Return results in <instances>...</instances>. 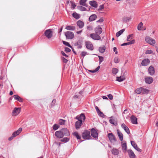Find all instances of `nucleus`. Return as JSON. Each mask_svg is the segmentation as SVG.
<instances>
[{"label": "nucleus", "mask_w": 158, "mask_h": 158, "mask_svg": "<svg viewBox=\"0 0 158 158\" xmlns=\"http://www.w3.org/2000/svg\"><path fill=\"white\" fill-rule=\"evenodd\" d=\"M98 57H99V62H100V63H101L103 60V59H104L103 57H102V56H98Z\"/></svg>", "instance_id": "603ef678"}, {"label": "nucleus", "mask_w": 158, "mask_h": 158, "mask_svg": "<svg viewBox=\"0 0 158 158\" xmlns=\"http://www.w3.org/2000/svg\"><path fill=\"white\" fill-rule=\"evenodd\" d=\"M15 137L14 136H13V135H12V136L11 137H9L8 139V140H9V141H10L11 140H12L13 139V138L14 137Z\"/></svg>", "instance_id": "774afa93"}, {"label": "nucleus", "mask_w": 158, "mask_h": 158, "mask_svg": "<svg viewBox=\"0 0 158 158\" xmlns=\"http://www.w3.org/2000/svg\"><path fill=\"white\" fill-rule=\"evenodd\" d=\"M125 76H120L119 77H116V80L119 82H121L125 80Z\"/></svg>", "instance_id": "bb28decb"}, {"label": "nucleus", "mask_w": 158, "mask_h": 158, "mask_svg": "<svg viewBox=\"0 0 158 158\" xmlns=\"http://www.w3.org/2000/svg\"><path fill=\"white\" fill-rule=\"evenodd\" d=\"M143 24L142 22H140L138 25L137 29L139 31L142 30V28L143 27Z\"/></svg>", "instance_id": "ea45409f"}, {"label": "nucleus", "mask_w": 158, "mask_h": 158, "mask_svg": "<svg viewBox=\"0 0 158 158\" xmlns=\"http://www.w3.org/2000/svg\"><path fill=\"white\" fill-rule=\"evenodd\" d=\"M85 46L86 48L89 50H93V45L89 41L85 42Z\"/></svg>", "instance_id": "1a4fd4ad"}, {"label": "nucleus", "mask_w": 158, "mask_h": 158, "mask_svg": "<svg viewBox=\"0 0 158 158\" xmlns=\"http://www.w3.org/2000/svg\"><path fill=\"white\" fill-rule=\"evenodd\" d=\"M131 143L132 146L138 152H141V150L137 146L136 144L135 143V142L134 141H131Z\"/></svg>", "instance_id": "4468645a"}, {"label": "nucleus", "mask_w": 158, "mask_h": 158, "mask_svg": "<svg viewBox=\"0 0 158 158\" xmlns=\"http://www.w3.org/2000/svg\"><path fill=\"white\" fill-rule=\"evenodd\" d=\"M97 113L98 114V115L100 117H104V114H103V113L100 110Z\"/></svg>", "instance_id": "de8ad7c7"}, {"label": "nucleus", "mask_w": 158, "mask_h": 158, "mask_svg": "<svg viewBox=\"0 0 158 158\" xmlns=\"http://www.w3.org/2000/svg\"><path fill=\"white\" fill-rule=\"evenodd\" d=\"M152 51L151 50H148L146 51L145 53L146 54H150L152 53Z\"/></svg>", "instance_id": "5fc2aeb1"}, {"label": "nucleus", "mask_w": 158, "mask_h": 158, "mask_svg": "<svg viewBox=\"0 0 158 158\" xmlns=\"http://www.w3.org/2000/svg\"><path fill=\"white\" fill-rule=\"evenodd\" d=\"M76 119H78V120L80 121H82V120H85V117L83 114H81L80 116H77L76 118Z\"/></svg>", "instance_id": "2eb2a0df"}, {"label": "nucleus", "mask_w": 158, "mask_h": 158, "mask_svg": "<svg viewBox=\"0 0 158 158\" xmlns=\"http://www.w3.org/2000/svg\"><path fill=\"white\" fill-rule=\"evenodd\" d=\"M71 6L73 8V9H74L75 7L76 6V5L74 3H72Z\"/></svg>", "instance_id": "69168bd1"}, {"label": "nucleus", "mask_w": 158, "mask_h": 158, "mask_svg": "<svg viewBox=\"0 0 158 158\" xmlns=\"http://www.w3.org/2000/svg\"><path fill=\"white\" fill-rule=\"evenodd\" d=\"M20 111L21 109L20 108L15 107L13 110L11 115L13 116H15L19 114Z\"/></svg>", "instance_id": "f03ea898"}, {"label": "nucleus", "mask_w": 158, "mask_h": 158, "mask_svg": "<svg viewBox=\"0 0 158 158\" xmlns=\"http://www.w3.org/2000/svg\"><path fill=\"white\" fill-rule=\"evenodd\" d=\"M97 18V15L95 14H93L91 15L89 19V20L90 22H91L95 20Z\"/></svg>", "instance_id": "b1692460"}, {"label": "nucleus", "mask_w": 158, "mask_h": 158, "mask_svg": "<svg viewBox=\"0 0 158 158\" xmlns=\"http://www.w3.org/2000/svg\"><path fill=\"white\" fill-rule=\"evenodd\" d=\"M73 135L75 136L77 139H80L81 137L79 135L78 133L77 132H75L73 133Z\"/></svg>", "instance_id": "a18cd8bd"}, {"label": "nucleus", "mask_w": 158, "mask_h": 158, "mask_svg": "<svg viewBox=\"0 0 158 158\" xmlns=\"http://www.w3.org/2000/svg\"><path fill=\"white\" fill-rule=\"evenodd\" d=\"M77 8L79 10L81 11L86 10V9L85 8L81 6H78Z\"/></svg>", "instance_id": "a19ab883"}, {"label": "nucleus", "mask_w": 158, "mask_h": 158, "mask_svg": "<svg viewBox=\"0 0 158 158\" xmlns=\"http://www.w3.org/2000/svg\"><path fill=\"white\" fill-rule=\"evenodd\" d=\"M94 31L95 33L99 35L102 32V29L100 26H98L95 28Z\"/></svg>", "instance_id": "0eeeda50"}, {"label": "nucleus", "mask_w": 158, "mask_h": 158, "mask_svg": "<svg viewBox=\"0 0 158 158\" xmlns=\"http://www.w3.org/2000/svg\"><path fill=\"white\" fill-rule=\"evenodd\" d=\"M64 135L68 136L69 135V133L67 129H61Z\"/></svg>", "instance_id": "c85d7f7f"}, {"label": "nucleus", "mask_w": 158, "mask_h": 158, "mask_svg": "<svg viewBox=\"0 0 158 158\" xmlns=\"http://www.w3.org/2000/svg\"><path fill=\"white\" fill-rule=\"evenodd\" d=\"M69 139L67 137L64 138L60 140V141L62 142H66L69 141Z\"/></svg>", "instance_id": "c03bdc74"}, {"label": "nucleus", "mask_w": 158, "mask_h": 158, "mask_svg": "<svg viewBox=\"0 0 158 158\" xmlns=\"http://www.w3.org/2000/svg\"><path fill=\"white\" fill-rule=\"evenodd\" d=\"M142 93L143 94H148L149 92V90L146 89H144L142 87Z\"/></svg>", "instance_id": "79ce46f5"}, {"label": "nucleus", "mask_w": 158, "mask_h": 158, "mask_svg": "<svg viewBox=\"0 0 158 158\" xmlns=\"http://www.w3.org/2000/svg\"><path fill=\"white\" fill-rule=\"evenodd\" d=\"M114 62L116 63H117L119 62V59L117 57H116L114 59Z\"/></svg>", "instance_id": "864d4df0"}, {"label": "nucleus", "mask_w": 158, "mask_h": 158, "mask_svg": "<svg viewBox=\"0 0 158 158\" xmlns=\"http://www.w3.org/2000/svg\"><path fill=\"white\" fill-rule=\"evenodd\" d=\"M82 121L78 120L75 123L76 128L77 129L79 128L81 126Z\"/></svg>", "instance_id": "393cba45"}, {"label": "nucleus", "mask_w": 158, "mask_h": 158, "mask_svg": "<svg viewBox=\"0 0 158 158\" xmlns=\"http://www.w3.org/2000/svg\"><path fill=\"white\" fill-rule=\"evenodd\" d=\"M87 54V53L86 52H82L81 53V55L83 56H84Z\"/></svg>", "instance_id": "6e6d98bb"}, {"label": "nucleus", "mask_w": 158, "mask_h": 158, "mask_svg": "<svg viewBox=\"0 0 158 158\" xmlns=\"http://www.w3.org/2000/svg\"><path fill=\"white\" fill-rule=\"evenodd\" d=\"M122 127L125 130L126 132L128 134L130 133V131L128 128L126 126V125L123 123L121 125Z\"/></svg>", "instance_id": "6ab92c4d"}, {"label": "nucleus", "mask_w": 158, "mask_h": 158, "mask_svg": "<svg viewBox=\"0 0 158 158\" xmlns=\"http://www.w3.org/2000/svg\"><path fill=\"white\" fill-rule=\"evenodd\" d=\"M125 30L124 29H123L117 32L116 33V36L117 37L119 36L120 35H121L124 31Z\"/></svg>", "instance_id": "e433bc0d"}, {"label": "nucleus", "mask_w": 158, "mask_h": 158, "mask_svg": "<svg viewBox=\"0 0 158 158\" xmlns=\"http://www.w3.org/2000/svg\"><path fill=\"white\" fill-rule=\"evenodd\" d=\"M135 40H132L131 41L129 42V44H133L135 43Z\"/></svg>", "instance_id": "052dcab7"}, {"label": "nucleus", "mask_w": 158, "mask_h": 158, "mask_svg": "<svg viewBox=\"0 0 158 158\" xmlns=\"http://www.w3.org/2000/svg\"><path fill=\"white\" fill-rule=\"evenodd\" d=\"M145 81L146 83L150 84L153 81V78L150 77H147L145 78Z\"/></svg>", "instance_id": "f8f14e48"}, {"label": "nucleus", "mask_w": 158, "mask_h": 158, "mask_svg": "<svg viewBox=\"0 0 158 158\" xmlns=\"http://www.w3.org/2000/svg\"><path fill=\"white\" fill-rule=\"evenodd\" d=\"M44 33L45 35L48 39L50 38L52 36V32L51 29L46 30Z\"/></svg>", "instance_id": "20e7f679"}, {"label": "nucleus", "mask_w": 158, "mask_h": 158, "mask_svg": "<svg viewBox=\"0 0 158 158\" xmlns=\"http://www.w3.org/2000/svg\"><path fill=\"white\" fill-rule=\"evenodd\" d=\"M87 0H81L79 2L80 4L81 5L85 6H87V5L86 3Z\"/></svg>", "instance_id": "2f4dec72"}, {"label": "nucleus", "mask_w": 158, "mask_h": 158, "mask_svg": "<svg viewBox=\"0 0 158 158\" xmlns=\"http://www.w3.org/2000/svg\"><path fill=\"white\" fill-rule=\"evenodd\" d=\"M65 35L67 39H73L74 36L73 33L71 31H67L65 33Z\"/></svg>", "instance_id": "7ed1b4c3"}, {"label": "nucleus", "mask_w": 158, "mask_h": 158, "mask_svg": "<svg viewBox=\"0 0 158 158\" xmlns=\"http://www.w3.org/2000/svg\"><path fill=\"white\" fill-rule=\"evenodd\" d=\"M90 37L95 40H99L101 39L100 36L96 33L91 34L90 35Z\"/></svg>", "instance_id": "423d86ee"}, {"label": "nucleus", "mask_w": 158, "mask_h": 158, "mask_svg": "<svg viewBox=\"0 0 158 158\" xmlns=\"http://www.w3.org/2000/svg\"><path fill=\"white\" fill-rule=\"evenodd\" d=\"M118 135L119 137V139L121 141H122L123 139V136L122 133L120 132V131L118 130L117 131Z\"/></svg>", "instance_id": "a878e982"}, {"label": "nucleus", "mask_w": 158, "mask_h": 158, "mask_svg": "<svg viewBox=\"0 0 158 158\" xmlns=\"http://www.w3.org/2000/svg\"><path fill=\"white\" fill-rule=\"evenodd\" d=\"M65 123V120L62 119H60L59 121V123L60 125H64Z\"/></svg>", "instance_id": "49530a36"}, {"label": "nucleus", "mask_w": 158, "mask_h": 158, "mask_svg": "<svg viewBox=\"0 0 158 158\" xmlns=\"http://www.w3.org/2000/svg\"><path fill=\"white\" fill-rule=\"evenodd\" d=\"M77 24L80 28H82L84 26V23L81 20H79L77 22Z\"/></svg>", "instance_id": "5701e85b"}, {"label": "nucleus", "mask_w": 158, "mask_h": 158, "mask_svg": "<svg viewBox=\"0 0 158 158\" xmlns=\"http://www.w3.org/2000/svg\"><path fill=\"white\" fill-rule=\"evenodd\" d=\"M128 152L130 158H135V155L132 150H128Z\"/></svg>", "instance_id": "412c9836"}, {"label": "nucleus", "mask_w": 158, "mask_h": 158, "mask_svg": "<svg viewBox=\"0 0 158 158\" xmlns=\"http://www.w3.org/2000/svg\"><path fill=\"white\" fill-rule=\"evenodd\" d=\"M63 61L64 62L66 63L67 62L68 60L64 58H63Z\"/></svg>", "instance_id": "338daca9"}, {"label": "nucleus", "mask_w": 158, "mask_h": 158, "mask_svg": "<svg viewBox=\"0 0 158 158\" xmlns=\"http://www.w3.org/2000/svg\"><path fill=\"white\" fill-rule=\"evenodd\" d=\"M90 5L93 7L96 8L98 6L97 2L94 1H90L89 3Z\"/></svg>", "instance_id": "cd10ccee"}, {"label": "nucleus", "mask_w": 158, "mask_h": 158, "mask_svg": "<svg viewBox=\"0 0 158 158\" xmlns=\"http://www.w3.org/2000/svg\"><path fill=\"white\" fill-rule=\"evenodd\" d=\"M142 87H140L137 89L135 90V92L138 94H140L142 93Z\"/></svg>", "instance_id": "58836bf2"}, {"label": "nucleus", "mask_w": 158, "mask_h": 158, "mask_svg": "<svg viewBox=\"0 0 158 158\" xmlns=\"http://www.w3.org/2000/svg\"><path fill=\"white\" fill-rule=\"evenodd\" d=\"M63 42L64 44L69 47L72 48L71 46L70 45L69 43L68 42L64 41H63Z\"/></svg>", "instance_id": "8fccbe9b"}, {"label": "nucleus", "mask_w": 158, "mask_h": 158, "mask_svg": "<svg viewBox=\"0 0 158 158\" xmlns=\"http://www.w3.org/2000/svg\"><path fill=\"white\" fill-rule=\"evenodd\" d=\"M55 135L56 136L59 138H62L64 135L61 130L56 132Z\"/></svg>", "instance_id": "6e6552de"}, {"label": "nucleus", "mask_w": 158, "mask_h": 158, "mask_svg": "<svg viewBox=\"0 0 158 158\" xmlns=\"http://www.w3.org/2000/svg\"><path fill=\"white\" fill-rule=\"evenodd\" d=\"M73 16L76 19H78L80 18V15L79 14L76 12L73 13Z\"/></svg>", "instance_id": "c9c22d12"}, {"label": "nucleus", "mask_w": 158, "mask_h": 158, "mask_svg": "<svg viewBox=\"0 0 158 158\" xmlns=\"http://www.w3.org/2000/svg\"><path fill=\"white\" fill-rule=\"evenodd\" d=\"M148 72L151 75H153L155 73L154 68L152 66H150L148 69Z\"/></svg>", "instance_id": "dca6fc26"}, {"label": "nucleus", "mask_w": 158, "mask_h": 158, "mask_svg": "<svg viewBox=\"0 0 158 158\" xmlns=\"http://www.w3.org/2000/svg\"><path fill=\"white\" fill-rule=\"evenodd\" d=\"M65 51L67 52H69L71 51V50L68 48H65Z\"/></svg>", "instance_id": "13d9d810"}, {"label": "nucleus", "mask_w": 158, "mask_h": 158, "mask_svg": "<svg viewBox=\"0 0 158 158\" xmlns=\"http://www.w3.org/2000/svg\"><path fill=\"white\" fill-rule=\"evenodd\" d=\"M133 36V34H131L129 35H128L127 38V41H129L130 40L132 39V37Z\"/></svg>", "instance_id": "09e8293b"}, {"label": "nucleus", "mask_w": 158, "mask_h": 158, "mask_svg": "<svg viewBox=\"0 0 158 158\" xmlns=\"http://www.w3.org/2000/svg\"><path fill=\"white\" fill-rule=\"evenodd\" d=\"M65 29L68 30L73 31L75 29V27L74 26H68L66 27Z\"/></svg>", "instance_id": "72a5a7b5"}, {"label": "nucleus", "mask_w": 158, "mask_h": 158, "mask_svg": "<svg viewBox=\"0 0 158 158\" xmlns=\"http://www.w3.org/2000/svg\"><path fill=\"white\" fill-rule=\"evenodd\" d=\"M145 40L147 43L152 45H154L156 43L155 40L154 39L149 36L145 37Z\"/></svg>", "instance_id": "f257e3e1"}, {"label": "nucleus", "mask_w": 158, "mask_h": 158, "mask_svg": "<svg viewBox=\"0 0 158 158\" xmlns=\"http://www.w3.org/2000/svg\"><path fill=\"white\" fill-rule=\"evenodd\" d=\"M112 152L113 154L117 155L119 153V151L116 149L113 148L112 150Z\"/></svg>", "instance_id": "473e14b6"}, {"label": "nucleus", "mask_w": 158, "mask_h": 158, "mask_svg": "<svg viewBox=\"0 0 158 158\" xmlns=\"http://www.w3.org/2000/svg\"><path fill=\"white\" fill-rule=\"evenodd\" d=\"M118 69L116 68H113L112 69V72L113 74H116L118 72Z\"/></svg>", "instance_id": "4c0bfd02"}, {"label": "nucleus", "mask_w": 158, "mask_h": 158, "mask_svg": "<svg viewBox=\"0 0 158 158\" xmlns=\"http://www.w3.org/2000/svg\"><path fill=\"white\" fill-rule=\"evenodd\" d=\"M131 123L134 124H137V118L133 115H132L131 117Z\"/></svg>", "instance_id": "aec40b11"}, {"label": "nucleus", "mask_w": 158, "mask_h": 158, "mask_svg": "<svg viewBox=\"0 0 158 158\" xmlns=\"http://www.w3.org/2000/svg\"><path fill=\"white\" fill-rule=\"evenodd\" d=\"M14 99L17 100L19 101L20 102H22L23 101V100L22 98H21L19 96L17 95H14L13 96Z\"/></svg>", "instance_id": "7c9ffc66"}, {"label": "nucleus", "mask_w": 158, "mask_h": 158, "mask_svg": "<svg viewBox=\"0 0 158 158\" xmlns=\"http://www.w3.org/2000/svg\"><path fill=\"white\" fill-rule=\"evenodd\" d=\"M108 136L110 141L111 142H114L116 141L115 137L112 133H109Z\"/></svg>", "instance_id": "9b49d317"}, {"label": "nucleus", "mask_w": 158, "mask_h": 158, "mask_svg": "<svg viewBox=\"0 0 158 158\" xmlns=\"http://www.w3.org/2000/svg\"><path fill=\"white\" fill-rule=\"evenodd\" d=\"M103 21V20L102 18L100 19L99 20H98L97 22L98 23H101Z\"/></svg>", "instance_id": "e2e57ef3"}, {"label": "nucleus", "mask_w": 158, "mask_h": 158, "mask_svg": "<svg viewBox=\"0 0 158 158\" xmlns=\"http://www.w3.org/2000/svg\"><path fill=\"white\" fill-rule=\"evenodd\" d=\"M59 127V126L56 124H55L53 126V129L54 130H57Z\"/></svg>", "instance_id": "3c124183"}, {"label": "nucleus", "mask_w": 158, "mask_h": 158, "mask_svg": "<svg viewBox=\"0 0 158 158\" xmlns=\"http://www.w3.org/2000/svg\"><path fill=\"white\" fill-rule=\"evenodd\" d=\"M90 132L89 131H85L82 134V137L85 139H89L91 137L90 135Z\"/></svg>", "instance_id": "39448f33"}, {"label": "nucleus", "mask_w": 158, "mask_h": 158, "mask_svg": "<svg viewBox=\"0 0 158 158\" xmlns=\"http://www.w3.org/2000/svg\"><path fill=\"white\" fill-rule=\"evenodd\" d=\"M91 135L95 138H98V133L97 130H95L94 128L92 129L91 131Z\"/></svg>", "instance_id": "9d476101"}, {"label": "nucleus", "mask_w": 158, "mask_h": 158, "mask_svg": "<svg viewBox=\"0 0 158 158\" xmlns=\"http://www.w3.org/2000/svg\"><path fill=\"white\" fill-rule=\"evenodd\" d=\"M107 96L110 100H112L113 99V96L112 94H109L107 95Z\"/></svg>", "instance_id": "4d7b16f0"}, {"label": "nucleus", "mask_w": 158, "mask_h": 158, "mask_svg": "<svg viewBox=\"0 0 158 158\" xmlns=\"http://www.w3.org/2000/svg\"><path fill=\"white\" fill-rule=\"evenodd\" d=\"M100 69V66H98L95 70H89V71L91 72L92 73H94L98 71Z\"/></svg>", "instance_id": "37998d69"}, {"label": "nucleus", "mask_w": 158, "mask_h": 158, "mask_svg": "<svg viewBox=\"0 0 158 158\" xmlns=\"http://www.w3.org/2000/svg\"><path fill=\"white\" fill-rule=\"evenodd\" d=\"M123 152H126L127 149V146L126 142L123 141L121 142Z\"/></svg>", "instance_id": "f3484780"}, {"label": "nucleus", "mask_w": 158, "mask_h": 158, "mask_svg": "<svg viewBox=\"0 0 158 158\" xmlns=\"http://www.w3.org/2000/svg\"><path fill=\"white\" fill-rule=\"evenodd\" d=\"M109 121L110 123L115 126L117 125V122L116 119L112 116L110 117Z\"/></svg>", "instance_id": "ddd939ff"}, {"label": "nucleus", "mask_w": 158, "mask_h": 158, "mask_svg": "<svg viewBox=\"0 0 158 158\" xmlns=\"http://www.w3.org/2000/svg\"><path fill=\"white\" fill-rule=\"evenodd\" d=\"M22 130V128H19L18 130L17 131L14 132L13 134V136L15 137L19 135V133L21 132Z\"/></svg>", "instance_id": "4be33fe9"}, {"label": "nucleus", "mask_w": 158, "mask_h": 158, "mask_svg": "<svg viewBox=\"0 0 158 158\" xmlns=\"http://www.w3.org/2000/svg\"><path fill=\"white\" fill-rule=\"evenodd\" d=\"M61 53L62 55L64 56H65L66 57H68V56L67 55H66L64 52L62 51L61 52Z\"/></svg>", "instance_id": "0e129e2a"}, {"label": "nucleus", "mask_w": 158, "mask_h": 158, "mask_svg": "<svg viewBox=\"0 0 158 158\" xmlns=\"http://www.w3.org/2000/svg\"><path fill=\"white\" fill-rule=\"evenodd\" d=\"M106 49V47L105 46H103L102 47H100L99 48V51L101 53H103L105 51Z\"/></svg>", "instance_id": "f704fd0d"}, {"label": "nucleus", "mask_w": 158, "mask_h": 158, "mask_svg": "<svg viewBox=\"0 0 158 158\" xmlns=\"http://www.w3.org/2000/svg\"><path fill=\"white\" fill-rule=\"evenodd\" d=\"M104 8V6L103 5H100L98 8L99 10H101Z\"/></svg>", "instance_id": "bf43d9fd"}, {"label": "nucleus", "mask_w": 158, "mask_h": 158, "mask_svg": "<svg viewBox=\"0 0 158 158\" xmlns=\"http://www.w3.org/2000/svg\"><path fill=\"white\" fill-rule=\"evenodd\" d=\"M130 45V44H129V42L126 43H123V44H122L121 45V46H123L127 45Z\"/></svg>", "instance_id": "680f3d73"}, {"label": "nucleus", "mask_w": 158, "mask_h": 158, "mask_svg": "<svg viewBox=\"0 0 158 158\" xmlns=\"http://www.w3.org/2000/svg\"><path fill=\"white\" fill-rule=\"evenodd\" d=\"M150 60L148 59H145L142 62L141 64L142 66H147L150 63Z\"/></svg>", "instance_id": "a211bd4d"}, {"label": "nucleus", "mask_w": 158, "mask_h": 158, "mask_svg": "<svg viewBox=\"0 0 158 158\" xmlns=\"http://www.w3.org/2000/svg\"><path fill=\"white\" fill-rule=\"evenodd\" d=\"M131 19L130 17H124L122 19V20L123 22H127L130 21Z\"/></svg>", "instance_id": "c756f323"}]
</instances>
